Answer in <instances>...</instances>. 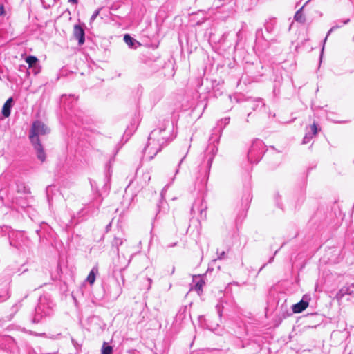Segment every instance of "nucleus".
Segmentation results:
<instances>
[{
    "instance_id": "1",
    "label": "nucleus",
    "mask_w": 354,
    "mask_h": 354,
    "mask_svg": "<svg viewBox=\"0 0 354 354\" xmlns=\"http://www.w3.org/2000/svg\"><path fill=\"white\" fill-rule=\"evenodd\" d=\"M230 120V117L222 118L217 122L216 127L212 129V133L209 138V141L211 142L207 147L205 153V160L203 164H205V171L204 173V176L200 183L201 185L198 187L199 190H201L206 185L209 178L210 168L213 160L218 152V145L221 136L222 131L223 129L229 124Z\"/></svg>"
},
{
    "instance_id": "2",
    "label": "nucleus",
    "mask_w": 354,
    "mask_h": 354,
    "mask_svg": "<svg viewBox=\"0 0 354 354\" xmlns=\"http://www.w3.org/2000/svg\"><path fill=\"white\" fill-rule=\"evenodd\" d=\"M50 132V129L40 120L34 121L29 132V139L36 151L37 158L44 162L46 153L39 140V135H46Z\"/></svg>"
},
{
    "instance_id": "3",
    "label": "nucleus",
    "mask_w": 354,
    "mask_h": 354,
    "mask_svg": "<svg viewBox=\"0 0 354 354\" xmlns=\"http://www.w3.org/2000/svg\"><path fill=\"white\" fill-rule=\"evenodd\" d=\"M125 250L122 248L120 252L118 253L116 259L113 261V277L115 279L118 284L120 286V279L122 284L124 283V279L122 272L128 267L133 257V252L129 250V248L126 245Z\"/></svg>"
},
{
    "instance_id": "4",
    "label": "nucleus",
    "mask_w": 354,
    "mask_h": 354,
    "mask_svg": "<svg viewBox=\"0 0 354 354\" xmlns=\"http://www.w3.org/2000/svg\"><path fill=\"white\" fill-rule=\"evenodd\" d=\"M55 304L48 293H44L39 298L32 317L33 323H39L44 318L53 314Z\"/></svg>"
},
{
    "instance_id": "5",
    "label": "nucleus",
    "mask_w": 354,
    "mask_h": 354,
    "mask_svg": "<svg viewBox=\"0 0 354 354\" xmlns=\"http://www.w3.org/2000/svg\"><path fill=\"white\" fill-rule=\"evenodd\" d=\"M91 194H90V216L96 215L103 201V192L107 191L106 184L98 183L90 180Z\"/></svg>"
},
{
    "instance_id": "6",
    "label": "nucleus",
    "mask_w": 354,
    "mask_h": 354,
    "mask_svg": "<svg viewBox=\"0 0 354 354\" xmlns=\"http://www.w3.org/2000/svg\"><path fill=\"white\" fill-rule=\"evenodd\" d=\"M266 145L263 142L259 139H255L248 151V161L252 164L258 163L262 158L266 150Z\"/></svg>"
},
{
    "instance_id": "7",
    "label": "nucleus",
    "mask_w": 354,
    "mask_h": 354,
    "mask_svg": "<svg viewBox=\"0 0 354 354\" xmlns=\"http://www.w3.org/2000/svg\"><path fill=\"white\" fill-rule=\"evenodd\" d=\"M167 145V143H160V141L155 139H150L149 137L147 144L143 150L144 154L147 156L149 160H152Z\"/></svg>"
},
{
    "instance_id": "8",
    "label": "nucleus",
    "mask_w": 354,
    "mask_h": 354,
    "mask_svg": "<svg viewBox=\"0 0 354 354\" xmlns=\"http://www.w3.org/2000/svg\"><path fill=\"white\" fill-rule=\"evenodd\" d=\"M169 185H167L161 192V198L157 204V212L154 218V221L158 222L160 219L167 216L169 211V207L167 201L164 199V194L168 188Z\"/></svg>"
},
{
    "instance_id": "9",
    "label": "nucleus",
    "mask_w": 354,
    "mask_h": 354,
    "mask_svg": "<svg viewBox=\"0 0 354 354\" xmlns=\"http://www.w3.org/2000/svg\"><path fill=\"white\" fill-rule=\"evenodd\" d=\"M6 230H8L10 245L17 250H22L23 243L24 241L23 234L19 232L11 230L9 227H6Z\"/></svg>"
},
{
    "instance_id": "10",
    "label": "nucleus",
    "mask_w": 354,
    "mask_h": 354,
    "mask_svg": "<svg viewBox=\"0 0 354 354\" xmlns=\"http://www.w3.org/2000/svg\"><path fill=\"white\" fill-rule=\"evenodd\" d=\"M170 131H167L166 129V124H164L163 127L153 129L149 134L150 139L156 140L160 142V143L168 144L169 140Z\"/></svg>"
},
{
    "instance_id": "11",
    "label": "nucleus",
    "mask_w": 354,
    "mask_h": 354,
    "mask_svg": "<svg viewBox=\"0 0 354 354\" xmlns=\"http://www.w3.org/2000/svg\"><path fill=\"white\" fill-rule=\"evenodd\" d=\"M207 204L203 198H197L194 201L191 208V212L199 214L198 220H205L206 218Z\"/></svg>"
},
{
    "instance_id": "12",
    "label": "nucleus",
    "mask_w": 354,
    "mask_h": 354,
    "mask_svg": "<svg viewBox=\"0 0 354 354\" xmlns=\"http://www.w3.org/2000/svg\"><path fill=\"white\" fill-rule=\"evenodd\" d=\"M73 37L78 41L79 45H82L85 41V31L80 24H75L73 28Z\"/></svg>"
},
{
    "instance_id": "13",
    "label": "nucleus",
    "mask_w": 354,
    "mask_h": 354,
    "mask_svg": "<svg viewBox=\"0 0 354 354\" xmlns=\"http://www.w3.org/2000/svg\"><path fill=\"white\" fill-rule=\"evenodd\" d=\"M308 300L307 295H304L303 299L298 303L292 305V309L294 313H300L303 312L308 306Z\"/></svg>"
},
{
    "instance_id": "14",
    "label": "nucleus",
    "mask_w": 354,
    "mask_h": 354,
    "mask_svg": "<svg viewBox=\"0 0 354 354\" xmlns=\"http://www.w3.org/2000/svg\"><path fill=\"white\" fill-rule=\"evenodd\" d=\"M14 104V100L12 97H9L6 102L4 103L1 113L3 117L8 118L10 115L11 113V109Z\"/></svg>"
},
{
    "instance_id": "15",
    "label": "nucleus",
    "mask_w": 354,
    "mask_h": 354,
    "mask_svg": "<svg viewBox=\"0 0 354 354\" xmlns=\"http://www.w3.org/2000/svg\"><path fill=\"white\" fill-rule=\"evenodd\" d=\"M123 40L129 48L131 49H136L141 46V44L138 40L132 37L129 34H125L124 35Z\"/></svg>"
},
{
    "instance_id": "16",
    "label": "nucleus",
    "mask_w": 354,
    "mask_h": 354,
    "mask_svg": "<svg viewBox=\"0 0 354 354\" xmlns=\"http://www.w3.org/2000/svg\"><path fill=\"white\" fill-rule=\"evenodd\" d=\"M60 280L63 281L64 286L68 288L73 281V274L71 272L68 274H64L62 269L60 268Z\"/></svg>"
},
{
    "instance_id": "17",
    "label": "nucleus",
    "mask_w": 354,
    "mask_h": 354,
    "mask_svg": "<svg viewBox=\"0 0 354 354\" xmlns=\"http://www.w3.org/2000/svg\"><path fill=\"white\" fill-rule=\"evenodd\" d=\"M12 273L9 269H6L0 275V285L7 286L10 283Z\"/></svg>"
},
{
    "instance_id": "18",
    "label": "nucleus",
    "mask_w": 354,
    "mask_h": 354,
    "mask_svg": "<svg viewBox=\"0 0 354 354\" xmlns=\"http://www.w3.org/2000/svg\"><path fill=\"white\" fill-rule=\"evenodd\" d=\"M354 292V283L342 287L337 294V297L342 298L345 295H352Z\"/></svg>"
},
{
    "instance_id": "19",
    "label": "nucleus",
    "mask_w": 354,
    "mask_h": 354,
    "mask_svg": "<svg viewBox=\"0 0 354 354\" xmlns=\"http://www.w3.org/2000/svg\"><path fill=\"white\" fill-rule=\"evenodd\" d=\"M250 106L254 110H261L265 106V103L263 102L262 98H256L249 101Z\"/></svg>"
},
{
    "instance_id": "20",
    "label": "nucleus",
    "mask_w": 354,
    "mask_h": 354,
    "mask_svg": "<svg viewBox=\"0 0 354 354\" xmlns=\"http://www.w3.org/2000/svg\"><path fill=\"white\" fill-rule=\"evenodd\" d=\"M25 61L28 64L29 68H32L35 73L37 74L38 71H36V66L39 62L37 57L33 55H28L26 57Z\"/></svg>"
},
{
    "instance_id": "21",
    "label": "nucleus",
    "mask_w": 354,
    "mask_h": 354,
    "mask_svg": "<svg viewBox=\"0 0 354 354\" xmlns=\"http://www.w3.org/2000/svg\"><path fill=\"white\" fill-rule=\"evenodd\" d=\"M124 242H126V240H124L122 238L115 236V238L111 242L112 248L115 250V252L119 253L120 252L119 247L122 246Z\"/></svg>"
},
{
    "instance_id": "22",
    "label": "nucleus",
    "mask_w": 354,
    "mask_h": 354,
    "mask_svg": "<svg viewBox=\"0 0 354 354\" xmlns=\"http://www.w3.org/2000/svg\"><path fill=\"white\" fill-rule=\"evenodd\" d=\"M16 189L18 193L30 194V189L24 183L17 181L16 183Z\"/></svg>"
},
{
    "instance_id": "23",
    "label": "nucleus",
    "mask_w": 354,
    "mask_h": 354,
    "mask_svg": "<svg viewBox=\"0 0 354 354\" xmlns=\"http://www.w3.org/2000/svg\"><path fill=\"white\" fill-rule=\"evenodd\" d=\"M350 21V19H346L345 20H343V21H339V24H337L336 25H334L331 27V28L328 30V33H327V35L326 37H325V39H324V44H325V42L327 40V37L332 32H333L334 30H335L336 29L342 27L343 25L344 24H348V22Z\"/></svg>"
},
{
    "instance_id": "24",
    "label": "nucleus",
    "mask_w": 354,
    "mask_h": 354,
    "mask_svg": "<svg viewBox=\"0 0 354 354\" xmlns=\"http://www.w3.org/2000/svg\"><path fill=\"white\" fill-rule=\"evenodd\" d=\"M303 7L299 9L295 14L294 19L299 23L304 24L306 21V17L302 12Z\"/></svg>"
},
{
    "instance_id": "25",
    "label": "nucleus",
    "mask_w": 354,
    "mask_h": 354,
    "mask_svg": "<svg viewBox=\"0 0 354 354\" xmlns=\"http://www.w3.org/2000/svg\"><path fill=\"white\" fill-rule=\"evenodd\" d=\"M275 25L276 21L274 19H270L265 23V28L268 32L272 33L274 32Z\"/></svg>"
},
{
    "instance_id": "26",
    "label": "nucleus",
    "mask_w": 354,
    "mask_h": 354,
    "mask_svg": "<svg viewBox=\"0 0 354 354\" xmlns=\"http://www.w3.org/2000/svg\"><path fill=\"white\" fill-rule=\"evenodd\" d=\"M99 274L98 268L97 266H94L90 270V285H92L95 280L97 275Z\"/></svg>"
},
{
    "instance_id": "27",
    "label": "nucleus",
    "mask_w": 354,
    "mask_h": 354,
    "mask_svg": "<svg viewBox=\"0 0 354 354\" xmlns=\"http://www.w3.org/2000/svg\"><path fill=\"white\" fill-rule=\"evenodd\" d=\"M93 236H94V241L97 242H100L104 239V232L103 230H93Z\"/></svg>"
},
{
    "instance_id": "28",
    "label": "nucleus",
    "mask_w": 354,
    "mask_h": 354,
    "mask_svg": "<svg viewBox=\"0 0 354 354\" xmlns=\"http://www.w3.org/2000/svg\"><path fill=\"white\" fill-rule=\"evenodd\" d=\"M10 297L7 288L0 290V302L6 301Z\"/></svg>"
},
{
    "instance_id": "29",
    "label": "nucleus",
    "mask_w": 354,
    "mask_h": 354,
    "mask_svg": "<svg viewBox=\"0 0 354 354\" xmlns=\"http://www.w3.org/2000/svg\"><path fill=\"white\" fill-rule=\"evenodd\" d=\"M101 354H113L112 346H109L107 343L104 342L101 350Z\"/></svg>"
},
{
    "instance_id": "30",
    "label": "nucleus",
    "mask_w": 354,
    "mask_h": 354,
    "mask_svg": "<svg viewBox=\"0 0 354 354\" xmlns=\"http://www.w3.org/2000/svg\"><path fill=\"white\" fill-rule=\"evenodd\" d=\"M310 131L313 133V135L316 136L317 133L321 131V128H319L316 122H313L309 127Z\"/></svg>"
},
{
    "instance_id": "31",
    "label": "nucleus",
    "mask_w": 354,
    "mask_h": 354,
    "mask_svg": "<svg viewBox=\"0 0 354 354\" xmlns=\"http://www.w3.org/2000/svg\"><path fill=\"white\" fill-rule=\"evenodd\" d=\"M204 284H205V282L203 281V280L200 279L194 285V290L196 292H198V293L199 294L200 292H202L203 286Z\"/></svg>"
},
{
    "instance_id": "32",
    "label": "nucleus",
    "mask_w": 354,
    "mask_h": 354,
    "mask_svg": "<svg viewBox=\"0 0 354 354\" xmlns=\"http://www.w3.org/2000/svg\"><path fill=\"white\" fill-rule=\"evenodd\" d=\"M217 258L219 260H223L227 258L226 253L225 251L220 252L218 250H216Z\"/></svg>"
},
{
    "instance_id": "33",
    "label": "nucleus",
    "mask_w": 354,
    "mask_h": 354,
    "mask_svg": "<svg viewBox=\"0 0 354 354\" xmlns=\"http://www.w3.org/2000/svg\"><path fill=\"white\" fill-rule=\"evenodd\" d=\"M15 203H16L17 205H19L22 208H24L26 206H28L27 202H26V201L25 199H20L19 201L16 199Z\"/></svg>"
},
{
    "instance_id": "34",
    "label": "nucleus",
    "mask_w": 354,
    "mask_h": 354,
    "mask_svg": "<svg viewBox=\"0 0 354 354\" xmlns=\"http://www.w3.org/2000/svg\"><path fill=\"white\" fill-rule=\"evenodd\" d=\"M20 307H21V301H19L12 306V308H11L12 312H13V313L17 312Z\"/></svg>"
},
{
    "instance_id": "35",
    "label": "nucleus",
    "mask_w": 354,
    "mask_h": 354,
    "mask_svg": "<svg viewBox=\"0 0 354 354\" xmlns=\"http://www.w3.org/2000/svg\"><path fill=\"white\" fill-rule=\"evenodd\" d=\"M187 153H188V151H187L186 154L180 159V162H178V168L175 171V175H176L179 172V168H180L181 164L183 163V162L184 161V160L185 159L186 155L187 154Z\"/></svg>"
},
{
    "instance_id": "36",
    "label": "nucleus",
    "mask_w": 354,
    "mask_h": 354,
    "mask_svg": "<svg viewBox=\"0 0 354 354\" xmlns=\"http://www.w3.org/2000/svg\"><path fill=\"white\" fill-rule=\"evenodd\" d=\"M147 282V290L149 291L151 289V284L153 283V280L151 278H147L146 279Z\"/></svg>"
},
{
    "instance_id": "37",
    "label": "nucleus",
    "mask_w": 354,
    "mask_h": 354,
    "mask_svg": "<svg viewBox=\"0 0 354 354\" xmlns=\"http://www.w3.org/2000/svg\"><path fill=\"white\" fill-rule=\"evenodd\" d=\"M285 244H286V243H285V242H283V244H282V245L281 246V248H280L279 249H278V250H277L275 251V252H274V255H273L272 257H270V259H269V261H268V263H271L272 262H273L274 259V256L278 253V252L279 251V250H280L282 247H283V246H284V245H285Z\"/></svg>"
},
{
    "instance_id": "38",
    "label": "nucleus",
    "mask_w": 354,
    "mask_h": 354,
    "mask_svg": "<svg viewBox=\"0 0 354 354\" xmlns=\"http://www.w3.org/2000/svg\"><path fill=\"white\" fill-rule=\"evenodd\" d=\"M236 37H237V41H236V46L239 44V43L240 42V41L242 39V34H241V30H239L237 33H236Z\"/></svg>"
},
{
    "instance_id": "39",
    "label": "nucleus",
    "mask_w": 354,
    "mask_h": 354,
    "mask_svg": "<svg viewBox=\"0 0 354 354\" xmlns=\"http://www.w3.org/2000/svg\"><path fill=\"white\" fill-rule=\"evenodd\" d=\"M0 339L2 340V341H6V342H11V341H13V339L11 337H9V336H2V337H0Z\"/></svg>"
},
{
    "instance_id": "40",
    "label": "nucleus",
    "mask_w": 354,
    "mask_h": 354,
    "mask_svg": "<svg viewBox=\"0 0 354 354\" xmlns=\"http://www.w3.org/2000/svg\"><path fill=\"white\" fill-rule=\"evenodd\" d=\"M216 308L218 313V316L221 317L222 315V307L220 304H217L216 306Z\"/></svg>"
},
{
    "instance_id": "41",
    "label": "nucleus",
    "mask_w": 354,
    "mask_h": 354,
    "mask_svg": "<svg viewBox=\"0 0 354 354\" xmlns=\"http://www.w3.org/2000/svg\"><path fill=\"white\" fill-rule=\"evenodd\" d=\"M311 139L312 138H310V137H308V136L305 135V136L303 138L302 143L307 144L310 141Z\"/></svg>"
},
{
    "instance_id": "42",
    "label": "nucleus",
    "mask_w": 354,
    "mask_h": 354,
    "mask_svg": "<svg viewBox=\"0 0 354 354\" xmlns=\"http://www.w3.org/2000/svg\"><path fill=\"white\" fill-rule=\"evenodd\" d=\"M261 36L263 37V30L262 28H259L256 31V37H259Z\"/></svg>"
},
{
    "instance_id": "43",
    "label": "nucleus",
    "mask_w": 354,
    "mask_h": 354,
    "mask_svg": "<svg viewBox=\"0 0 354 354\" xmlns=\"http://www.w3.org/2000/svg\"><path fill=\"white\" fill-rule=\"evenodd\" d=\"M306 136H308V137H310V138H313L315 136L313 135V133L310 131V129L308 127H306Z\"/></svg>"
},
{
    "instance_id": "44",
    "label": "nucleus",
    "mask_w": 354,
    "mask_h": 354,
    "mask_svg": "<svg viewBox=\"0 0 354 354\" xmlns=\"http://www.w3.org/2000/svg\"><path fill=\"white\" fill-rule=\"evenodd\" d=\"M5 9L4 6L3 4H0V16L4 15Z\"/></svg>"
},
{
    "instance_id": "45",
    "label": "nucleus",
    "mask_w": 354,
    "mask_h": 354,
    "mask_svg": "<svg viewBox=\"0 0 354 354\" xmlns=\"http://www.w3.org/2000/svg\"><path fill=\"white\" fill-rule=\"evenodd\" d=\"M98 13H99V11H98V10H96V11H95V12L92 15V16L91 17L90 20H91H91H94V19L96 18V17H97V15H98Z\"/></svg>"
},
{
    "instance_id": "46",
    "label": "nucleus",
    "mask_w": 354,
    "mask_h": 354,
    "mask_svg": "<svg viewBox=\"0 0 354 354\" xmlns=\"http://www.w3.org/2000/svg\"><path fill=\"white\" fill-rule=\"evenodd\" d=\"M251 200L250 194H248L245 199V205L247 206Z\"/></svg>"
},
{
    "instance_id": "47",
    "label": "nucleus",
    "mask_w": 354,
    "mask_h": 354,
    "mask_svg": "<svg viewBox=\"0 0 354 354\" xmlns=\"http://www.w3.org/2000/svg\"><path fill=\"white\" fill-rule=\"evenodd\" d=\"M42 4H43V6L45 8H49L50 7V4H48L46 5L44 0H41Z\"/></svg>"
},
{
    "instance_id": "48",
    "label": "nucleus",
    "mask_w": 354,
    "mask_h": 354,
    "mask_svg": "<svg viewBox=\"0 0 354 354\" xmlns=\"http://www.w3.org/2000/svg\"><path fill=\"white\" fill-rule=\"evenodd\" d=\"M88 282V275L84 279V283H83V286H86V283Z\"/></svg>"
},
{
    "instance_id": "49",
    "label": "nucleus",
    "mask_w": 354,
    "mask_h": 354,
    "mask_svg": "<svg viewBox=\"0 0 354 354\" xmlns=\"http://www.w3.org/2000/svg\"><path fill=\"white\" fill-rule=\"evenodd\" d=\"M36 233L37 234V235L39 236V238L41 237V234H40V232H41V229H37L36 230Z\"/></svg>"
},
{
    "instance_id": "50",
    "label": "nucleus",
    "mask_w": 354,
    "mask_h": 354,
    "mask_svg": "<svg viewBox=\"0 0 354 354\" xmlns=\"http://www.w3.org/2000/svg\"><path fill=\"white\" fill-rule=\"evenodd\" d=\"M266 266V263H265V264H263V265L261 266V268H260L259 272H260L261 270H262L264 268V267H265Z\"/></svg>"
},
{
    "instance_id": "51",
    "label": "nucleus",
    "mask_w": 354,
    "mask_h": 354,
    "mask_svg": "<svg viewBox=\"0 0 354 354\" xmlns=\"http://www.w3.org/2000/svg\"><path fill=\"white\" fill-rule=\"evenodd\" d=\"M3 203V199L1 197H0V204Z\"/></svg>"
},
{
    "instance_id": "52",
    "label": "nucleus",
    "mask_w": 354,
    "mask_h": 354,
    "mask_svg": "<svg viewBox=\"0 0 354 354\" xmlns=\"http://www.w3.org/2000/svg\"><path fill=\"white\" fill-rule=\"evenodd\" d=\"M42 225H47V224L46 223H42L41 225V227H42Z\"/></svg>"
},
{
    "instance_id": "53",
    "label": "nucleus",
    "mask_w": 354,
    "mask_h": 354,
    "mask_svg": "<svg viewBox=\"0 0 354 354\" xmlns=\"http://www.w3.org/2000/svg\"><path fill=\"white\" fill-rule=\"evenodd\" d=\"M277 206L282 209V207L281 206V205L278 202H277Z\"/></svg>"
},
{
    "instance_id": "54",
    "label": "nucleus",
    "mask_w": 354,
    "mask_h": 354,
    "mask_svg": "<svg viewBox=\"0 0 354 354\" xmlns=\"http://www.w3.org/2000/svg\"><path fill=\"white\" fill-rule=\"evenodd\" d=\"M72 297H73V300L75 301V302H76L75 298L73 297V295H72Z\"/></svg>"
},
{
    "instance_id": "55",
    "label": "nucleus",
    "mask_w": 354,
    "mask_h": 354,
    "mask_svg": "<svg viewBox=\"0 0 354 354\" xmlns=\"http://www.w3.org/2000/svg\"><path fill=\"white\" fill-rule=\"evenodd\" d=\"M89 131H90V133H91V132H93V129H91V128H90V129H89Z\"/></svg>"
},
{
    "instance_id": "56",
    "label": "nucleus",
    "mask_w": 354,
    "mask_h": 354,
    "mask_svg": "<svg viewBox=\"0 0 354 354\" xmlns=\"http://www.w3.org/2000/svg\"><path fill=\"white\" fill-rule=\"evenodd\" d=\"M70 1L76 2V0H69Z\"/></svg>"
},
{
    "instance_id": "57",
    "label": "nucleus",
    "mask_w": 354,
    "mask_h": 354,
    "mask_svg": "<svg viewBox=\"0 0 354 354\" xmlns=\"http://www.w3.org/2000/svg\"><path fill=\"white\" fill-rule=\"evenodd\" d=\"M324 49V46L322 47V53H323Z\"/></svg>"
},
{
    "instance_id": "58",
    "label": "nucleus",
    "mask_w": 354,
    "mask_h": 354,
    "mask_svg": "<svg viewBox=\"0 0 354 354\" xmlns=\"http://www.w3.org/2000/svg\"><path fill=\"white\" fill-rule=\"evenodd\" d=\"M166 122H167V124H169V120H167V121H166Z\"/></svg>"
},
{
    "instance_id": "59",
    "label": "nucleus",
    "mask_w": 354,
    "mask_h": 354,
    "mask_svg": "<svg viewBox=\"0 0 354 354\" xmlns=\"http://www.w3.org/2000/svg\"><path fill=\"white\" fill-rule=\"evenodd\" d=\"M353 40H354V36H353Z\"/></svg>"
}]
</instances>
